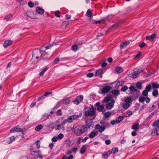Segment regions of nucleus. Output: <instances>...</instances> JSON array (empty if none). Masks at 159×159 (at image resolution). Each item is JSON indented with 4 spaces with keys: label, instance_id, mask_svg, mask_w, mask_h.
Returning a JSON list of instances; mask_svg holds the SVG:
<instances>
[{
    "label": "nucleus",
    "instance_id": "obj_1",
    "mask_svg": "<svg viewBox=\"0 0 159 159\" xmlns=\"http://www.w3.org/2000/svg\"><path fill=\"white\" fill-rule=\"evenodd\" d=\"M88 129L85 125H79L74 129V133L76 136H80L87 131Z\"/></svg>",
    "mask_w": 159,
    "mask_h": 159
},
{
    "label": "nucleus",
    "instance_id": "obj_2",
    "mask_svg": "<svg viewBox=\"0 0 159 159\" xmlns=\"http://www.w3.org/2000/svg\"><path fill=\"white\" fill-rule=\"evenodd\" d=\"M96 108L92 107L89 109L84 112V115L86 116H93L95 114Z\"/></svg>",
    "mask_w": 159,
    "mask_h": 159
},
{
    "label": "nucleus",
    "instance_id": "obj_3",
    "mask_svg": "<svg viewBox=\"0 0 159 159\" xmlns=\"http://www.w3.org/2000/svg\"><path fill=\"white\" fill-rule=\"evenodd\" d=\"M43 54V50L36 49L33 51L32 57L33 58L35 57L36 59H38L39 57H41Z\"/></svg>",
    "mask_w": 159,
    "mask_h": 159
},
{
    "label": "nucleus",
    "instance_id": "obj_4",
    "mask_svg": "<svg viewBox=\"0 0 159 159\" xmlns=\"http://www.w3.org/2000/svg\"><path fill=\"white\" fill-rule=\"evenodd\" d=\"M82 113H80L79 115H73L70 116L66 120V121L69 123H71L73 122V120L78 119L82 116Z\"/></svg>",
    "mask_w": 159,
    "mask_h": 159
},
{
    "label": "nucleus",
    "instance_id": "obj_5",
    "mask_svg": "<svg viewBox=\"0 0 159 159\" xmlns=\"http://www.w3.org/2000/svg\"><path fill=\"white\" fill-rule=\"evenodd\" d=\"M143 71L142 70H139L138 68H135L133 70L132 73L133 78L135 79L138 77L139 74Z\"/></svg>",
    "mask_w": 159,
    "mask_h": 159
},
{
    "label": "nucleus",
    "instance_id": "obj_6",
    "mask_svg": "<svg viewBox=\"0 0 159 159\" xmlns=\"http://www.w3.org/2000/svg\"><path fill=\"white\" fill-rule=\"evenodd\" d=\"M11 133H14L15 132H21L22 134H23V129L20 128H18V126L14 127L10 130Z\"/></svg>",
    "mask_w": 159,
    "mask_h": 159
},
{
    "label": "nucleus",
    "instance_id": "obj_7",
    "mask_svg": "<svg viewBox=\"0 0 159 159\" xmlns=\"http://www.w3.org/2000/svg\"><path fill=\"white\" fill-rule=\"evenodd\" d=\"M111 89V87L109 86H107L103 87L101 91L102 94L106 93H108Z\"/></svg>",
    "mask_w": 159,
    "mask_h": 159
},
{
    "label": "nucleus",
    "instance_id": "obj_8",
    "mask_svg": "<svg viewBox=\"0 0 159 159\" xmlns=\"http://www.w3.org/2000/svg\"><path fill=\"white\" fill-rule=\"evenodd\" d=\"M115 102V101L114 99L111 100V102H108L106 105L107 108L109 109H111L113 107L114 103Z\"/></svg>",
    "mask_w": 159,
    "mask_h": 159
},
{
    "label": "nucleus",
    "instance_id": "obj_9",
    "mask_svg": "<svg viewBox=\"0 0 159 159\" xmlns=\"http://www.w3.org/2000/svg\"><path fill=\"white\" fill-rule=\"evenodd\" d=\"M95 129H96L99 130V132L102 133L105 129V126H101L99 125H97L95 126Z\"/></svg>",
    "mask_w": 159,
    "mask_h": 159
},
{
    "label": "nucleus",
    "instance_id": "obj_10",
    "mask_svg": "<svg viewBox=\"0 0 159 159\" xmlns=\"http://www.w3.org/2000/svg\"><path fill=\"white\" fill-rule=\"evenodd\" d=\"M158 127L157 126L154 128L152 131L151 133V135L153 136L157 135L159 134V128L157 127Z\"/></svg>",
    "mask_w": 159,
    "mask_h": 159
},
{
    "label": "nucleus",
    "instance_id": "obj_11",
    "mask_svg": "<svg viewBox=\"0 0 159 159\" xmlns=\"http://www.w3.org/2000/svg\"><path fill=\"white\" fill-rule=\"evenodd\" d=\"M12 41L10 40H6L3 44V46L4 48H6L10 45L12 44Z\"/></svg>",
    "mask_w": 159,
    "mask_h": 159
},
{
    "label": "nucleus",
    "instance_id": "obj_12",
    "mask_svg": "<svg viewBox=\"0 0 159 159\" xmlns=\"http://www.w3.org/2000/svg\"><path fill=\"white\" fill-rule=\"evenodd\" d=\"M26 14L30 18L32 19H35V17L34 16V13L33 11L31 10L28 11Z\"/></svg>",
    "mask_w": 159,
    "mask_h": 159
},
{
    "label": "nucleus",
    "instance_id": "obj_13",
    "mask_svg": "<svg viewBox=\"0 0 159 159\" xmlns=\"http://www.w3.org/2000/svg\"><path fill=\"white\" fill-rule=\"evenodd\" d=\"M36 11L39 14L42 15L44 13V10L40 7H37L36 8Z\"/></svg>",
    "mask_w": 159,
    "mask_h": 159
},
{
    "label": "nucleus",
    "instance_id": "obj_14",
    "mask_svg": "<svg viewBox=\"0 0 159 159\" xmlns=\"http://www.w3.org/2000/svg\"><path fill=\"white\" fill-rule=\"evenodd\" d=\"M156 36L155 34H152L150 36H148L146 37V39L148 40H150L152 41Z\"/></svg>",
    "mask_w": 159,
    "mask_h": 159
},
{
    "label": "nucleus",
    "instance_id": "obj_15",
    "mask_svg": "<svg viewBox=\"0 0 159 159\" xmlns=\"http://www.w3.org/2000/svg\"><path fill=\"white\" fill-rule=\"evenodd\" d=\"M139 123L133 124L132 126V129L135 131H137L139 129Z\"/></svg>",
    "mask_w": 159,
    "mask_h": 159
},
{
    "label": "nucleus",
    "instance_id": "obj_16",
    "mask_svg": "<svg viewBox=\"0 0 159 159\" xmlns=\"http://www.w3.org/2000/svg\"><path fill=\"white\" fill-rule=\"evenodd\" d=\"M87 148L86 145H84L82 146L80 150V152L81 154H84L86 152Z\"/></svg>",
    "mask_w": 159,
    "mask_h": 159
},
{
    "label": "nucleus",
    "instance_id": "obj_17",
    "mask_svg": "<svg viewBox=\"0 0 159 159\" xmlns=\"http://www.w3.org/2000/svg\"><path fill=\"white\" fill-rule=\"evenodd\" d=\"M129 43V41H125L124 43H122L120 45V48L121 49L125 48Z\"/></svg>",
    "mask_w": 159,
    "mask_h": 159
},
{
    "label": "nucleus",
    "instance_id": "obj_18",
    "mask_svg": "<svg viewBox=\"0 0 159 159\" xmlns=\"http://www.w3.org/2000/svg\"><path fill=\"white\" fill-rule=\"evenodd\" d=\"M125 81L123 80H121L118 81L116 84V88H119V87L121 86L124 83Z\"/></svg>",
    "mask_w": 159,
    "mask_h": 159
},
{
    "label": "nucleus",
    "instance_id": "obj_19",
    "mask_svg": "<svg viewBox=\"0 0 159 159\" xmlns=\"http://www.w3.org/2000/svg\"><path fill=\"white\" fill-rule=\"evenodd\" d=\"M124 119V116H120L116 118V123H119L122 121Z\"/></svg>",
    "mask_w": 159,
    "mask_h": 159
},
{
    "label": "nucleus",
    "instance_id": "obj_20",
    "mask_svg": "<svg viewBox=\"0 0 159 159\" xmlns=\"http://www.w3.org/2000/svg\"><path fill=\"white\" fill-rule=\"evenodd\" d=\"M111 97L110 96L106 97L102 100V102L103 103L107 102L110 101L111 99Z\"/></svg>",
    "mask_w": 159,
    "mask_h": 159
},
{
    "label": "nucleus",
    "instance_id": "obj_21",
    "mask_svg": "<svg viewBox=\"0 0 159 159\" xmlns=\"http://www.w3.org/2000/svg\"><path fill=\"white\" fill-rule=\"evenodd\" d=\"M115 70L117 73H120L123 71V69L121 67H117L115 68Z\"/></svg>",
    "mask_w": 159,
    "mask_h": 159
},
{
    "label": "nucleus",
    "instance_id": "obj_22",
    "mask_svg": "<svg viewBox=\"0 0 159 159\" xmlns=\"http://www.w3.org/2000/svg\"><path fill=\"white\" fill-rule=\"evenodd\" d=\"M113 94L115 95V96L117 97L120 94V91L118 89H115L112 92Z\"/></svg>",
    "mask_w": 159,
    "mask_h": 159
},
{
    "label": "nucleus",
    "instance_id": "obj_23",
    "mask_svg": "<svg viewBox=\"0 0 159 159\" xmlns=\"http://www.w3.org/2000/svg\"><path fill=\"white\" fill-rule=\"evenodd\" d=\"M70 100L68 98H66L64 99L62 101V103L64 104H68L70 102Z\"/></svg>",
    "mask_w": 159,
    "mask_h": 159
},
{
    "label": "nucleus",
    "instance_id": "obj_24",
    "mask_svg": "<svg viewBox=\"0 0 159 159\" xmlns=\"http://www.w3.org/2000/svg\"><path fill=\"white\" fill-rule=\"evenodd\" d=\"M13 16V15L11 14L7 15L5 16L4 17V19L5 20L8 21L10 20V18L12 17Z\"/></svg>",
    "mask_w": 159,
    "mask_h": 159
},
{
    "label": "nucleus",
    "instance_id": "obj_25",
    "mask_svg": "<svg viewBox=\"0 0 159 159\" xmlns=\"http://www.w3.org/2000/svg\"><path fill=\"white\" fill-rule=\"evenodd\" d=\"M152 94L153 96L155 97H157L158 96V91L157 89H154L153 90Z\"/></svg>",
    "mask_w": 159,
    "mask_h": 159
},
{
    "label": "nucleus",
    "instance_id": "obj_26",
    "mask_svg": "<svg viewBox=\"0 0 159 159\" xmlns=\"http://www.w3.org/2000/svg\"><path fill=\"white\" fill-rule=\"evenodd\" d=\"M65 122H62L61 124H59L55 127V129L57 130H60L61 129V126H64L65 125Z\"/></svg>",
    "mask_w": 159,
    "mask_h": 159
},
{
    "label": "nucleus",
    "instance_id": "obj_27",
    "mask_svg": "<svg viewBox=\"0 0 159 159\" xmlns=\"http://www.w3.org/2000/svg\"><path fill=\"white\" fill-rule=\"evenodd\" d=\"M15 139V137L14 136H12L10 138L8 139L7 140V143H11L12 141Z\"/></svg>",
    "mask_w": 159,
    "mask_h": 159
},
{
    "label": "nucleus",
    "instance_id": "obj_28",
    "mask_svg": "<svg viewBox=\"0 0 159 159\" xmlns=\"http://www.w3.org/2000/svg\"><path fill=\"white\" fill-rule=\"evenodd\" d=\"M86 126L89 128L91 126V120H88L86 121Z\"/></svg>",
    "mask_w": 159,
    "mask_h": 159
},
{
    "label": "nucleus",
    "instance_id": "obj_29",
    "mask_svg": "<svg viewBox=\"0 0 159 159\" xmlns=\"http://www.w3.org/2000/svg\"><path fill=\"white\" fill-rule=\"evenodd\" d=\"M103 74V70L102 69H100L96 71L95 76L98 75H102Z\"/></svg>",
    "mask_w": 159,
    "mask_h": 159
},
{
    "label": "nucleus",
    "instance_id": "obj_30",
    "mask_svg": "<svg viewBox=\"0 0 159 159\" xmlns=\"http://www.w3.org/2000/svg\"><path fill=\"white\" fill-rule=\"evenodd\" d=\"M72 50L74 51H76L78 49V46L76 44H74L72 45L71 47Z\"/></svg>",
    "mask_w": 159,
    "mask_h": 159
},
{
    "label": "nucleus",
    "instance_id": "obj_31",
    "mask_svg": "<svg viewBox=\"0 0 159 159\" xmlns=\"http://www.w3.org/2000/svg\"><path fill=\"white\" fill-rule=\"evenodd\" d=\"M43 127V126L41 125H39L37 126L35 128V130L36 131H40L42 129Z\"/></svg>",
    "mask_w": 159,
    "mask_h": 159
},
{
    "label": "nucleus",
    "instance_id": "obj_32",
    "mask_svg": "<svg viewBox=\"0 0 159 159\" xmlns=\"http://www.w3.org/2000/svg\"><path fill=\"white\" fill-rule=\"evenodd\" d=\"M98 134L97 133H96L94 132H92L89 135V137L92 138H94Z\"/></svg>",
    "mask_w": 159,
    "mask_h": 159
},
{
    "label": "nucleus",
    "instance_id": "obj_33",
    "mask_svg": "<svg viewBox=\"0 0 159 159\" xmlns=\"http://www.w3.org/2000/svg\"><path fill=\"white\" fill-rule=\"evenodd\" d=\"M65 143L67 147H70V146L71 141L69 139H67L65 140Z\"/></svg>",
    "mask_w": 159,
    "mask_h": 159
},
{
    "label": "nucleus",
    "instance_id": "obj_34",
    "mask_svg": "<svg viewBox=\"0 0 159 159\" xmlns=\"http://www.w3.org/2000/svg\"><path fill=\"white\" fill-rule=\"evenodd\" d=\"M48 68L47 67L44 68L43 70L39 73V75L40 76H42L43 75L44 72H46L48 70Z\"/></svg>",
    "mask_w": 159,
    "mask_h": 159
},
{
    "label": "nucleus",
    "instance_id": "obj_35",
    "mask_svg": "<svg viewBox=\"0 0 159 159\" xmlns=\"http://www.w3.org/2000/svg\"><path fill=\"white\" fill-rule=\"evenodd\" d=\"M159 124V120H157L154 121L152 124V126H153L157 127L159 126L158 125Z\"/></svg>",
    "mask_w": 159,
    "mask_h": 159
},
{
    "label": "nucleus",
    "instance_id": "obj_36",
    "mask_svg": "<svg viewBox=\"0 0 159 159\" xmlns=\"http://www.w3.org/2000/svg\"><path fill=\"white\" fill-rule=\"evenodd\" d=\"M111 151L112 153L115 154L116 152H118V149L117 148H113L111 149Z\"/></svg>",
    "mask_w": 159,
    "mask_h": 159
},
{
    "label": "nucleus",
    "instance_id": "obj_37",
    "mask_svg": "<svg viewBox=\"0 0 159 159\" xmlns=\"http://www.w3.org/2000/svg\"><path fill=\"white\" fill-rule=\"evenodd\" d=\"M151 89V86L150 84H148L145 89V90L147 91H148V92H149Z\"/></svg>",
    "mask_w": 159,
    "mask_h": 159
},
{
    "label": "nucleus",
    "instance_id": "obj_38",
    "mask_svg": "<svg viewBox=\"0 0 159 159\" xmlns=\"http://www.w3.org/2000/svg\"><path fill=\"white\" fill-rule=\"evenodd\" d=\"M129 89H130V90L131 92H133L134 91H136V90H137L136 88L135 87H134L133 86H131L129 87Z\"/></svg>",
    "mask_w": 159,
    "mask_h": 159
},
{
    "label": "nucleus",
    "instance_id": "obj_39",
    "mask_svg": "<svg viewBox=\"0 0 159 159\" xmlns=\"http://www.w3.org/2000/svg\"><path fill=\"white\" fill-rule=\"evenodd\" d=\"M87 16L89 17H92V14L91 13V11L90 9H88L87 12Z\"/></svg>",
    "mask_w": 159,
    "mask_h": 159
},
{
    "label": "nucleus",
    "instance_id": "obj_40",
    "mask_svg": "<svg viewBox=\"0 0 159 159\" xmlns=\"http://www.w3.org/2000/svg\"><path fill=\"white\" fill-rule=\"evenodd\" d=\"M152 87L153 88H159V84L156 83H153L152 84Z\"/></svg>",
    "mask_w": 159,
    "mask_h": 159
},
{
    "label": "nucleus",
    "instance_id": "obj_41",
    "mask_svg": "<svg viewBox=\"0 0 159 159\" xmlns=\"http://www.w3.org/2000/svg\"><path fill=\"white\" fill-rule=\"evenodd\" d=\"M128 87L127 86H123L121 89V91L122 92H125L127 90Z\"/></svg>",
    "mask_w": 159,
    "mask_h": 159
},
{
    "label": "nucleus",
    "instance_id": "obj_42",
    "mask_svg": "<svg viewBox=\"0 0 159 159\" xmlns=\"http://www.w3.org/2000/svg\"><path fill=\"white\" fill-rule=\"evenodd\" d=\"M104 108V107L103 105H100L97 108V109L99 111H102Z\"/></svg>",
    "mask_w": 159,
    "mask_h": 159
},
{
    "label": "nucleus",
    "instance_id": "obj_43",
    "mask_svg": "<svg viewBox=\"0 0 159 159\" xmlns=\"http://www.w3.org/2000/svg\"><path fill=\"white\" fill-rule=\"evenodd\" d=\"M40 141L39 140H37L35 142V144L36 145V147L38 148L40 147Z\"/></svg>",
    "mask_w": 159,
    "mask_h": 159
},
{
    "label": "nucleus",
    "instance_id": "obj_44",
    "mask_svg": "<svg viewBox=\"0 0 159 159\" xmlns=\"http://www.w3.org/2000/svg\"><path fill=\"white\" fill-rule=\"evenodd\" d=\"M64 135L63 134L61 133L59 134L57 136V138L59 139H61L64 137Z\"/></svg>",
    "mask_w": 159,
    "mask_h": 159
},
{
    "label": "nucleus",
    "instance_id": "obj_45",
    "mask_svg": "<svg viewBox=\"0 0 159 159\" xmlns=\"http://www.w3.org/2000/svg\"><path fill=\"white\" fill-rule=\"evenodd\" d=\"M136 86L139 89H141L142 88L141 86V83L140 82H138L136 84Z\"/></svg>",
    "mask_w": 159,
    "mask_h": 159
},
{
    "label": "nucleus",
    "instance_id": "obj_46",
    "mask_svg": "<svg viewBox=\"0 0 159 159\" xmlns=\"http://www.w3.org/2000/svg\"><path fill=\"white\" fill-rule=\"evenodd\" d=\"M148 91L146 90H143L142 93V94L145 96H147L148 95Z\"/></svg>",
    "mask_w": 159,
    "mask_h": 159
},
{
    "label": "nucleus",
    "instance_id": "obj_47",
    "mask_svg": "<svg viewBox=\"0 0 159 159\" xmlns=\"http://www.w3.org/2000/svg\"><path fill=\"white\" fill-rule=\"evenodd\" d=\"M28 5L30 7H34V4L31 1H30L28 3Z\"/></svg>",
    "mask_w": 159,
    "mask_h": 159
},
{
    "label": "nucleus",
    "instance_id": "obj_48",
    "mask_svg": "<svg viewBox=\"0 0 159 159\" xmlns=\"http://www.w3.org/2000/svg\"><path fill=\"white\" fill-rule=\"evenodd\" d=\"M145 100V98L143 97H141L139 98V101L140 102H143Z\"/></svg>",
    "mask_w": 159,
    "mask_h": 159
},
{
    "label": "nucleus",
    "instance_id": "obj_49",
    "mask_svg": "<svg viewBox=\"0 0 159 159\" xmlns=\"http://www.w3.org/2000/svg\"><path fill=\"white\" fill-rule=\"evenodd\" d=\"M111 115V113L110 112H107L104 115L105 117L106 118L109 117Z\"/></svg>",
    "mask_w": 159,
    "mask_h": 159
},
{
    "label": "nucleus",
    "instance_id": "obj_50",
    "mask_svg": "<svg viewBox=\"0 0 159 159\" xmlns=\"http://www.w3.org/2000/svg\"><path fill=\"white\" fill-rule=\"evenodd\" d=\"M59 61V58L57 57L56 58L55 60L54 61L53 63L54 64H56Z\"/></svg>",
    "mask_w": 159,
    "mask_h": 159
},
{
    "label": "nucleus",
    "instance_id": "obj_51",
    "mask_svg": "<svg viewBox=\"0 0 159 159\" xmlns=\"http://www.w3.org/2000/svg\"><path fill=\"white\" fill-rule=\"evenodd\" d=\"M131 98L130 97H127L125 99V101L126 102H130L131 100Z\"/></svg>",
    "mask_w": 159,
    "mask_h": 159
},
{
    "label": "nucleus",
    "instance_id": "obj_52",
    "mask_svg": "<svg viewBox=\"0 0 159 159\" xmlns=\"http://www.w3.org/2000/svg\"><path fill=\"white\" fill-rule=\"evenodd\" d=\"M73 102L74 104L78 105L79 103V101L77 99L75 98L73 101Z\"/></svg>",
    "mask_w": 159,
    "mask_h": 159
},
{
    "label": "nucleus",
    "instance_id": "obj_53",
    "mask_svg": "<svg viewBox=\"0 0 159 159\" xmlns=\"http://www.w3.org/2000/svg\"><path fill=\"white\" fill-rule=\"evenodd\" d=\"M132 114V111H129L128 112L125 116L126 117H129Z\"/></svg>",
    "mask_w": 159,
    "mask_h": 159
},
{
    "label": "nucleus",
    "instance_id": "obj_54",
    "mask_svg": "<svg viewBox=\"0 0 159 159\" xmlns=\"http://www.w3.org/2000/svg\"><path fill=\"white\" fill-rule=\"evenodd\" d=\"M130 106V105L128 103H125L123 105V107L125 109H127Z\"/></svg>",
    "mask_w": 159,
    "mask_h": 159
},
{
    "label": "nucleus",
    "instance_id": "obj_55",
    "mask_svg": "<svg viewBox=\"0 0 159 159\" xmlns=\"http://www.w3.org/2000/svg\"><path fill=\"white\" fill-rule=\"evenodd\" d=\"M60 13V11H57L55 12V15L57 17H59L60 16L59 15Z\"/></svg>",
    "mask_w": 159,
    "mask_h": 159
},
{
    "label": "nucleus",
    "instance_id": "obj_56",
    "mask_svg": "<svg viewBox=\"0 0 159 159\" xmlns=\"http://www.w3.org/2000/svg\"><path fill=\"white\" fill-rule=\"evenodd\" d=\"M57 140V137H53L52 139V141L53 142H56Z\"/></svg>",
    "mask_w": 159,
    "mask_h": 159
},
{
    "label": "nucleus",
    "instance_id": "obj_57",
    "mask_svg": "<svg viewBox=\"0 0 159 159\" xmlns=\"http://www.w3.org/2000/svg\"><path fill=\"white\" fill-rule=\"evenodd\" d=\"M78 98L80 100V102H81L83 99V97L82 95H80L78 97Z\"/></svg>",
    "mask_w": 159,
    "mask_h": 159
},
{
    "label": "nucleus",
    "instance_id": "obj_58",
    "mask_svg": "<svg viewBox=\"0 0 159 159\" xmlns=\"http://www.w3.org/2000/svg\"><path fill=\"white\" fill-rule=\"evenodd\" d=\"M62 113L61 109H59L57 111V115H61Z\"/></svg>",
    "mask_w": 159,
    "mask_h": 159
},
{
    "label": "nucleus",
    "instance_id": "obj_59",
    "mask_svg": "<svg viewBox=\"0 0 159 159\" xmlns=\"http://www.w3.org/2000/svg\"><path fill=\"white\" fill-rule=\"evenodd\" d=\"M53 46L52 45L49 44L45 47L46 50L50 48Z\"/></svg>",
    "mask_w": 159,
    "mask_h": 159
},
{
    "label": "nucleus",
    "instance_id": "obj_60",
    "mask_svg": "<svg viewBox=\"0 0 159 159\" xmlns=\"http://www.w3.org/2000/svg\"><path fill=\"white\" fill-rule=\"evenodd\" d=\"M104 22V20H102L99 21H97V24H103Z\"/></svg>",
    "mask_w": 159,
    "mask_h": 159
},
{
    "label": "nucleus",
    "instance_id": "obj_61",
    "mask_svg": "<svg viewBox=\"0 0 159 159\" xmlns=\"http://www.w3.org/2000/svg\"><path fill=\"white\" fill-rule=\"evenodd\" d=\"M89 139V137L86 136L85 137L84 139H83L82 141L83 143H84L86 142V140Z\"/></svg>",
    "mask_w": 159,
    "mask_h": 159
},
{
    "label": "nucleus",
    "instance_id": "obj_62",
    "mask_svg": "<svg viewBox=\"0 0 159 159\" xmlns=\"http://www.w3.org/2000/svg\"><path fill=\"white\" fill-rule=\"evenodd\" d=\"M146 45L145 43L143 42L139 45V47L141 48H142L144 47Z\"/></svg>",
    "mask_w": 159,
    "mask_h": 159
},
{
    "label": "nucleus",
    "instance_id": "obj_63",
    "mask_svg": "<svg viewBox=\"0 0 159 159\" xmlns=\"http://www.w3.org/2000/svg\"><path fill=\"white\" fill-rule=\"evenodd\" d=\"M77 150V148L76 147H74L72 148V150H71L72 151V152H75Z\"/></svg>",
    "mask_w": 159,
    "mask_h": 159
},
{
    "label": "nucleus",
    "instance_id": "obj_64",
    "mask_svg": "<svg viewBox=\"0 0 159 159\" xmlns=\"http://www.w3.org/2000/svg\"><path fill=\"white\" fill-rule=\"evenodd\" d=\"M94 75V74L93 73H89L87 75V76L89 77H93Z\"/></svg>",
    "mask_w": 159,
    "mask_h": 159
}]
</instances>
